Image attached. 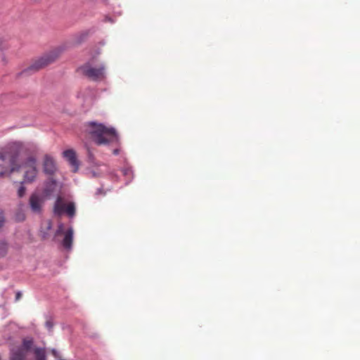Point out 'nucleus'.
Masks as SVG:
<instances>
[{
  "label": "nucleus",
  "instance_id": "nucleus-1",
  "mask_svg": "<svg viewBox=\"0 0 360 360\" xmlns=\"http://www.w3.org/2000/svg\"><path fill=\"white\" fill-rule=\"evenodd\" d=\"M18 155L11 151L0 153V176L6 174L9 169L12 174L24 173L23 182H32L37 174L36 159L29 157L24 162L18 164Z\"/></svg>",
  "mask_w": 360,
  "mask_h": 360
},
{
  "label": "nucleus",
  "instance_id": "nucleus-2",
  "mask_svg": "<svg viewBox=\"0 0 360 360\" xmlns=\"http://www.w3.org/2000/svg\"><path fill=\"white\" fill-rule=\"evenodd\" d=\"M86 131L98 145H105L118 140V136L114 128L107 127L96 122H88L86 125Z\"/></svg>",
  "mask_w": 360,
  "mask_h": 360
},
{
  "label": "nucleus",
  "instance_id": "nucleus-3",
  "mask_svg": "<svg viewBox=\"0 0 360 360\" xmlns=\"http://www.w3.org/2000/svg\"><path fill=\"white\" fill-rule=\"evenodd\" d=\"M33 344L32 339H24L22 345L15 347L11 349L10 360H26ZM34 354L35 360H46V351L44 348L36 347L34 349Z\"/></svg>",
  "mask_w": 360,
  "mask_h": 360
},
{
  "label": "nucleus",
  "instance_id": "nucleus-4",
  "mask_svg": "<svg viewBox=\"0 0 360 360\" xmlns=\"http://www.w3.org/2000/svg\"><path fill=\"white\" fill-rule=\"evenodd\" d=\"M63 46H58L51 49L34 61L22 74H27L31 72H37L54 63L64 51Z\"/></svg>",
  "mask_w": 360,
  "mask_h": 360
},
{
  "label": "nucleus",
  "instance_id": "nucleus-5",
  "mask_svg": "<svg viewBox=\"0 0 360 360\" xmlns=\"http://www.w3.org/2000/svg\"><path fill=\"white\" fill-rule=\"evenodd\" d=\"M81 74L93 82H101L105 78V66L101 64L94 66L92 61H88L77 69Z\"/></svg>",
  "mask_w": 360,
  "mask_h": 360
},
{
  "label": "nucleus",
  "instance_id": "nucleus-6",
  "mask_svg": "<svg viewBox=\"0 0 360 360\" xmlns=\"http://www.w3.org/2000/svg\"><path fill=\"white\" fill-rule=\"evenodd\" d=\"M53 212L57 216L66 214L72 218L75 215V205L72 202L67 203L62 197L58 196L54 204Z\"/></svg>",
  "mask_w": 360,
  "mask_h": 360
},
{
  "label": "nucleus",
  "instance_id": "nucleus-7",
  "mask_svg": "<svg viewBox=\"0 0 360 360\" xmlns=\"http://www.w3.org/2000/svg\"><path fill=\"white\" fill-rule=\"evenodd\" d=\"M44 199L38 194L33 193L29 199V205L32 212L35 214H40L42 210Z\"/></svg>",
  "mask_w": 360,
  "mask_h": 360
},
{
  "label": "nucleus",
  "instance_id": "nucleus-8",
  "mask_svg": "<svg viewBox=\"0 0 360 360\" xmlns=\"http://www.w3.org/2000/svg\"><path fill=\"white\" fill-rule=\"evenodd\" d=\"M63 156L69 162L70 165L72 167V172H76L79 169V162L77 159L75 152L72 150H66L63 152Z\"/></svg>",
  "mask_w": 360,
  "mask_h": 360
},
{
  "label": "nucleus",
  "instance_id": "nucleus-9",
  "mask_svg": "<svg viewBox=\"0 0 360 360\" xmlns=\"http://www.w3.org/2000/svg\"><path fill=\"white\" fill-rule=\"evenodd\" d=\"M44 172L49 174H53L56 170L54 160L49 155H46L44 158Z\"/></svg>",
  "mask_w": 360,
  "mask_h": 360
},
{
  "label": "nucleus",
  "instance_id": "nucleus-10",
  "mask_svg": "<svg viewBox=\"0 0 360 360\" xmlns=\"http://www.w3.org/2000/svg\"><path fill=\"white\" fill-rule=\"evenodd\" d=\"M73 240V229L70 228L65 232V237L63 240V245L66 249H70Z\"/></svg>",
  "mask_w": 360,
  "mask_h": 360
},
{
  "label": "nucleus",
  "instance_id": "nucleus-11",
  "mask_svg": "<svg viewBox=\"0 0 360 360\" xmlns=\"http://www.w3.org/2000/svg\"><path fill=\"white\" fill-rule=\"evenodd\" d=\"M26 218L25 212L20 208L15 214V219L17 221H23Z\"/></svg>",
  "mask_w": 360,
  "mask_h": 360
},
{
  "label": "nucleus",
  "instance_id": "nucleus-12",
  "mask_svg": "<svg viewBox=\"0 0 360 360\" xmlns=\"http://www.w3.org/2000/svg\"><path fill=\"white\" fill-rule=\"evenodd\" d=\"M8 249L7 243L5 241L0 240V256H4Z\"/></svg>",
  "mask_w": 360,
  "mask_h": 360
},
{
  "label": "nucleus",
  "instance_id": "nucleus-13",
  "mask_svg": "<svg viewBox=\"0 0 360 360\" xmlns=\"http://www.w3.org/2000/svg\"><path fill=\"white\" fill-rule=\"evenodd\" d=\"M23 181H24V179H22V181H20V184H24L25 182H23ZM25 190H26L25 188L22 185H21L18 190V195L20 198H22L25 193Z\"/></svg>",
  "mask_w": 360,
  "mask_h": 360
},
{
  "label": "nucleus",
  "instance_id": "nucleus-14",
  "mask_svg": "<svg viewBox=\"0 0 360 360\" xmlns=\"http://www.w3.org/2000/svg\"><path fill=\"white\" fill-rule=\"evenodd\" d=\"M87 37L86 33H82L80 34V40H78V36H77L75 39V43L78 44V43H81L83 40H84Z\"/></svg>",
  "mask_w": 360,
  "mask_h": 360
},
{
  "label": "nucleus",
  "instance_id": "nucleus-15",
  "mask_svg": "<svg viewBox=\"0 0 360 360\" xmlns=\"http://www.w3.org/2000/svg\"><path fill=\"white\" fill-rule=\"evenodd\" d=\"M4 217L1 210H0V229L4 226Z\"/></svg>",
  "mask_w": 360,
  "mask_h": 360
},
{
  "label": "nucleus",
  "instance_id": "nucleus-16",
  "mask_svg": "<svg viewBox=\"0 0 360 360\" xmlns=\"http://www.w3.org/2000/svg\"><path fill=\"white\" fill-rule=\"evenodd\" d=\"M63 229H64L63 224H60L58 225V230L56 231V234L59 235V234L62 233L63 231Z\"/></svg>",
  "mask_w": 360,
  "mask_h": 360
},
{
  "label": "nucleus",
  "instance_id": "nucleus-17",
  "mask_svg": "<svg viewBox=\"0 0 360 360\" xmlns=\"http://www.w3.org/2000/svg\"><path fill=\"white\" fill-rule=\"evenodd\" d=\"M53 326V323H52L51 321H47L46 322V328H47L49 330H51L52 329Z\"/></svg>",
  "mask_w": 360,
  "mask_h": 360
},
{
  "label": "nucleus",
  "instance_id": "nucleus-18",
  "mask_svg": "<svg viewBox=\"0 0 360 360\" xmlns=\"http://www.w3.org/2000/svg\"><path fill=\"white\" fill-rule=\"evenodd\" d=\"M122 172L124 175H127L131 172L130 169H122Z\"/></svg>",
  "mask_w": 360,
  "mask_h": 360
},
{
  "label": "nucleus",
  "instance_id": "nucleus-19",
  "mask_svg": "<svg viewBox=\"0 0 360 360\" xmlns=\"http://www.w3.org/2000/svg\"><path fill=\"white\" fill-rule=\"evenodd\" d=\"M21 293L20 292H18L15 295V300H20V298L21 297Z\"/></svg>",
  "mask_w": 360,
  "mask_h": 360
},
{
  "label": "nucleus",
  "instance_id": "nucleus-20",
  "mask_svg": "<svg viewBox=\"0 0 360 360\" xmlns=\"http://www.w3.org/2000/svg\"><path fill=\"white\" fill-rule=\"evenodd\" d=\"M113 154L114 155H118L119 154V149H115L113 150Z\"/></svg>",
  "mask_w": 360,
  "mask_h": 360
}]
</instances>
